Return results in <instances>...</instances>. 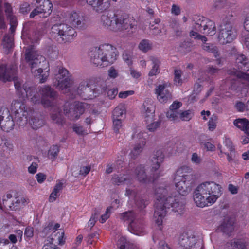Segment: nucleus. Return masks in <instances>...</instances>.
I'll return each instance as SVG.
<instances>
[{
	"mask_svg": "<svg viewBox=\"0 0 249 249\" xmlns=\"http://www.w3.org/2000/svg\"><path fill=\"white\" fill-rule=\"evenodd\" d=\"M235 63L239 70L249 71V60L243 54L236 55Z\"/></svg>",
	"mask_w": 249,
	"mask_h": 249,
	"instance_id": "nucleus-29",
	"label": "nucleus"
},
{
	"mask_svg": "<svg viewBox=\"0 0 249 249\" xmlns=\"http://www.w3.org/2000/svg\"><path fill=\"white\" fill-rule=\"evenodd\" d=\"M150 60L152 62V67L150 70L148 75L153 76L157 75L160 71V61L159 58L154 56H151Z\"/></svg>",
	"mask_w": 249,
	"mask_h": 249,
	"instance_id": "nucleus-36",
	"label": "nucleus"
},
{
	"mask_svg": "<svg viewBox=\"0 0 249 249\" xmlns=\"http://www.w3.org/2000/svg\"><path fill=\"white\" fill-rule=\"evenodd\" d=\"M55 235L56 239L52 238L51 239V241H47L42 249H59L58 247H54L53 242L54 240H57L59 244H63L65 242V239L64 238V232L62 230L60 229Z\"/></svg>",
	"mask_w": 249,
	"mask_h": 249,
	"instance_id": "nucleus-22",
	"label": "nucleus"
},
{
	"mask_svg": "<svg viewBox=\"0 0 249 249\" xmlns=\"http://www.w3.org/2000/svg\"><path fill=\"white\" fill-rule=\"evenodd\" d=\"M183 240H184V243H182L184 246L186 248H191L195 244L196 239L194 237H187L186 239H183Z\"/></svg>",
	"mask_w": 249,
	"mask_h": 249,
	"instance_id": "nucleus-55",
	"label": "nucleus"
},
{
	"mask_svg": "<svg viewBox=\"0 0 249 249\" xmlns=\"http://www.w3.org/2000/svg\"><path fill=\"white\" fill-rule=\"evenodd\" d=\"M121 219L129 224V231L137 235H143L145 232L143 221L136 217L132 211L126 212L121 214Z\"/></svg>",
	"mask_w": 249,
	"mask_h": 249,
	"instance_id": "nucleus-7",
	"label": "nucleus"
},
{
	"mask_svg": "<svg viewBox=\"0 0 249 249\" xmlns=\"http://www.w3.org/2000/svg\"><path fill=\"white\" fill-rule=\"evenodd\" d=\"M119 20L120 24L119 32L124 30H128L129 31L130 30L136 29V21L133 17L124 14L120 16H119Z\"/></svg>",
	"mask_w": 249,
	"mask_h": 249,
	"instance_id": "nucleus-16",
	"label": "nucleus"
},
{
	"mask_svg": "<svg viewBox=\"0 0 249 249\" xmlns=\"http://www.w3.org/2000/svg\"><path fill=\"white\" fill-rule=\"evenodd\" d=\"M144 134L143 133L139 132L137 134H135L133 136V139L135 142L136 144L130 154L132 159L136 158L142 151L146 144L145 138L143 136Z\"/></svg>",
	"mask_w": 249,
	"mask_h": 249,
	"instance_id": "nucleus-14",
	"label": "nucleus"
},
{
	"mask_svg": "<svg viewBox=\"0 0 249 249\" xmlns=\"http://www.w3.org/2000/svg\"><path fill=\"white\" fill-rule=\"evenodd\" d=\"M108 76L110 78L115 79L118 76V71L113 67H111L108 70Z\"/></svg>",
	"mask_w": 249,
	"mask_h": 249,
	"instance_id": "nucleus-58",
	"label": "nucleus"
},
{
	"mask_svg": "<svg viewBox=\"0 0 249 249\" xmlns=\"http://www.w3.org/2000/svg\"><path fill=\"white\" fill-rule=\"evenodd\" d=\"M122 126V121L121 119L113 118V128L116 133L119 132L120 129Z\"/></svg>",
	"mask_w": 249,
	"mask_h": 249,
	"instance_id": "nucleus-53",
	"label": "nucleus"
},
{
	"mask_svg": "<svg viewBox=\"0 0 249 249\" xmlns=\"http://www.w3.org/2000/svg\"><path fill=\"white\" fill-rule=\"evenodd\" d=\"M26 200L23 197H17L12 198V195L10 193H7L3 197V209L6 210H16L21 205H24L26 203Z\"/></svg>",
	"mask_w": 249,
	"mask_h": 249,
	"instance_id": "nucleus-13",
	"label": "nucleus"
},
{
	"mask_svg": "<svg viewBox=\"0 0 249 249\" xmlns=\"http://www.w3.org/2000/svg\"><path fill=\"white\" fill-rule=\"evenodd\" d=\"M63 183L60 180H57L53 189L50 195L49 200L50 202H53L59 196L60 192L63 189Z\"/></svg>",
	"mask_w": 249,
	"mask_h": 249,
	"instance_id": "nucleus-34",
	"label": "nucleus"
},
{
	"mask_svg": "<svg viewBox=\"0 0 249 249\" xmlns=\"http://www.w3.org/2000/svg\"><path fill=\"white\" fill-rule=\"evenodd\" d=\"M224 146L222 148H225L226 151H232L234 150L232 143L231 140L227 137H225L223 139Z\"/></svg>",
	"mask_w": 249,
	"mask_h": 249,
	"instance_id": "nucleus-52",
	"label": "nucleus"
},
{
	"mask_svg": "<svg viewBox=\"0 0 249 249\" xmlns=\"http://www.w3.org/2000/svg\"><path fill=\"white\" fill-rule=\"evenodd\" d=\"M17 70L15 65L7 66L1 65L0 66V80L3 81H10L14 80V86L19 95L20 101H13L10 106L11 112L15 114H20L21 121L26 122L28 116L30 115L31 111L28 112L25 110V107L23 103L25 97L34 104H37L41 103L44 107H47L53 105V101L57 96L56 92L49 86H44L40 88L39 92L41 95V99H40L39 94L34 87H27L23 86L21 87L20 81L16 78L15 75Z\"/></svg>",
	"mask_w": 249,
	"mask_h": 249,
	"instance_id": "nucleus-1",
	"label": "nucleus"
},
{
	"mask_svg": "<svg viewBox=\"0 0 249 249\" xmlns=\"http://www.w3.org/2000/svg\"><path fill=\"white\" fill-rule=\"evenodd\" d=\"M90 169L91 167L90 166L81 167L79 171V174L85 176L89 172Z\"/></svg>",
	"mask_w": 249,
	"mask_h": 249,
	"instance_id": "nucleus-62",
	"label": "nucleus"
},
{
	"mask_svg": "<svg viewBox=\"0 0 249 249\" xmlns=\"http://www.w3.org/2000/svg\"><path fill=\"white\" fill-rule=\"evenodd\" d=\"M167 188L160 187L156 189L155 196V210L154 220L158 226L162 225L166 215V209L172 208V211L181 214L183 210V206L180 202L179 195L169 196H167Z\"/></svg>",
	"mask_w": 249,
	"mask_h": 249,
	"instance_id": "nucleus-2",
	"label": "nucleus"
},
{
	"mask_svg": "<svg viewBox=\"0 0 249 249\" xmlns=\"http://www.w3.org/2000/svg\"><path fill=\"white\" fill-rule=\"evenodd\" d=\"M145 111L143 113L144 121L146 123L151 122L154 120L155 116V107L153 104L146 105L144 104Z\"/></svg>",
	"mask_w": 249,
	"mask_h": 249,
	"instance_id": "nucleus-30",
	"label": "nucleus"
},
{
	"mask_svg": "<svg viewBox=\"0 0 249 249\" xmlns=\"http://www.w3.org/2000/svg\"><path fill=\"white\" fill-rule=\"evenodd\" d=\"M147 125V129L150 131H154L155 130L157 129V128L159 126L160 124V122L159 121L153 122L152 121L151 122L146 123Z\"/></svg>",
	"mask_w": 249,
	"mask_h": 249,
	"instance_id": "nucleus-57",
	"label": "nucleus"
},
{
	"mask_svg": "<svg viewBox=\"0 0 249 249\" xmlns=\"http://www.w3.org/2000/svg\"><path fill=\"white\" fill-rule=\"evenodd\" d=\"M31 116H32V112L30 113V115L28 116V120L26 122L25 121L24 123H19V124L20 125H24L25 124H26L28 121L30 124L31 125L32 128L35 129H36L38 128L41 127L44 124V121L41 119L39 118L37 116H33L31 119H30Z\"/></svg>",
	"mask_w": 249,
	"mask_h": 249,
	"instance_id": "nucleus-31",
	"label": "nucleus"
},
{
	"mask_svg": "<svg viewBox=\"0 0 249 249\" xmlns=\"http://www.w3.org/2000/svg\"><path fill=\"white\" fill-rule=\"evenodd\" d=\"M126 109L124 106L123 105H120L117 106L114 110L113 112V118L123 119L125 118Z\"/></svg>",
	"mask_w": 249,
	"mask_h": 249,
	"instance_id": "nucleus-39",
	"label": "nucleus"
},
{
	"mask_svg": "<svg viewBox=\"0 0 249 249\" xmlns=\"http://www.w3.org/2000/svg\"><path fill=\"white\" fill-rule=\"evenodd\" d=\"M123 176H126V175H124ZM112 181L114 183L119 185L123 183L124 181L128 183L130 181L129 179L126 178L122 176L121 175H115L112 178Z\"/></svg>",
	"mask_w": 249,
	"mask_h": 249,
	"instance_id": "nucleus-47",
	"label": "nucleus"
},
{
	"mask_svg": "<svg viewBox=\"0 0 249 249\" xmlns=\"http://www.w3.org/2000/svg\"><path fill=\"white\" fill-rule=\"evenodd\" d=\"M217 123V117L216 116L213 115L210 118L208 123V129L210 131H213L215 129Z\"/></svg>",
	"mask_w": 249,
	"mask_h": 249,
	"instance_id": "nucleus-51",
	"label": "nucleus"
},
{
	"mask_svg": "<svg viewBox=\"0 0 249 249\" xmlns=\"http://www.w3.org/2000/svg\"><path fill=\"white\" fill-rule=\"evenodd\" d=\"M52 120L55 123L61 124L63 122L62 113L60 112L59 109L55 107H53V113L51 115Z\"/></svg>",
	"mask_w": 249,
	"mask_h": 249,
	"instance_id": "nucleus-40",
	"label": "nucleus"
},
{
	"mask_svg": "<svg viewBox=\"0 0 249 249\" xmlns=\"http://www.w3.org/2000/svg\"><path fill=\"white\" fill-rule=\"evenodd\" d=\"M230 74L235 75L238 78L237 82L242 85L241 87L246 88L249 87V73H246L237 70L232 71Z\"/></svg>",
	"mask_w": 249,
	"mask_h": 249,
	"instance_id": "nucleus-24",
	"label": "nucleus"
},
{
	"mask_svg": "<svg viewBox=\"0 0 249 249\" xmlns=\"http://www.w3.org/2000/svg\"><path fill=\"white\" fill-rule=\"evenodd\" d=\"M12 117L9 110L5 107H2L0 109V122L5 119H8Z\"/></svg>",
	"mask_w": 249,
	"mask_h": 249,
	"instance_id": "nucleus-50",
	"label": "nucleus"
},
{
	"mask_svg": "<svg viewBox=\"0 0 249 249\" xmlns=\"http://www.w3.org/2000/svg\"><path fill=\"white\" fill-rule=\"evenodd\" d=\"M88 104L85 103L74 102L69 106L65 104L64 108V114L71 120H78L80 116L84 112Z\"/></svg>",
	"mask_w": 249,
	"mask_h": 249,
	"instance_id": "nucleus-11",
	"label": "nucleus"
},
{
	"mask_svg": "<svg viewBox=\"0 0 249 249\" xmlns=\"http://www.w3.org/2000/svg\"><path fill=\"white\" fill-rule=\"evenodd\" d=\"M192 169L189 166L183 165L178 168L175 175L174 179L178 180L179 179L191 180L192 178L191 173Z\"/></svg>",
	"mask_w": 249,
	"mask_h": 249,
	"instance_id": "nucleus-20",
	"label": "nucleus"
},
{
	"mask_svg": "<svg viewBox=\"0 0 249 249\" xmlns=\"http://www.w3.org/2000/svg\"><path fill=\"white\" fill-rule=\"evenodd\" d=\"M118 89L116 88L107 91V95L110 99H113L118 94Z\"/></svg>",
	"mask_w": 249,
	"mask_h": 249,
	"instance_id": "nucleus-64",
	"label": "nucleus"
},
{
	"mask_svg": "<svg viewBox=\"0 0 249 249\" xmlns=\"http://www.w3.org/2000/svg\"><path fill=\"white\" fill-rule=\"evenodd\" d=\"M55 78V81L53 82V84L57 89L63 93H66L69 90L71 85V79L67 69L64 68H60Z\"/></svg>",
	"mask_w": 249,
	"mask_h": 249,
	"instance_id": "nucleus-9",
	"label": "nucleus"
},
{
	"mask_svg": "<svg viewBox=\"0 0 249 249\" xmlns=\"http://www.w3.org/2000/svg\"><path fill=\"white\" fill-rule=\"evenodd\" d=\"M133 177L137 178L140 182L143 183H148L152 181L150 178H147L144 170V166L142 165H140L137 167ZM152 181H153V179Z\"/></svg>",
	"mask_w": 249,
	"mask_h": 249,
	"instance_id": "nucleus-28",
	"label": "nucleus"
},
{
	"mask_svg": "<svg viewBox=\"0 0 249 249\" xmlns=\"http://www.w3.org/2000/svg\"><path fill=\"white\" fill-rule=\"evenodd\" d=\"M51 31L53 34L60 36L65 42L71 41L76 36L73 27L64 23L54 25L52 27Z\"/></svg>",
	"mask_w": 249,
	"mask_h": 249,
	"instance_id": "nucleus-10",
	"label": "nucleus"
},
{
	"mask_svg": "<svg viewBox=\"0 0 249 249\" xmlns=\"http://www.w3.org/2000/svg\"><path fill=\"white\" fill-rule=\"evenodd\" d=\"M0 125L1 129L4 131L9 132L12 130L14 126V123L12 118L11 117L3 120L0 122Z\"/></svg>",
	"mask_w": 249,
	"mask_h": 249,
	"instance_id": "nucleus-38",
	"label": "nucleus"
},
{
	"mask_svg": "<svg viewBox=\"0 0 249 249\" xmlns=\"http://www.w3.org/2000/svg\"><path fill=\"white\" fill-rule=\"evenodd\" d=\"M203 48L205 51L213 53L215 57L218 56V51L216 47L208 43H205L203 45Z\"/></svg>",
	"mask_w": 249,
	"mask_h": 249,
	"instance_id": "nucleus-48",
	"label": "nucleus"
},
{
	"mask_svg": "<svg viewBox=\"0 0 249 249\" xmlns=\"http://www.w3.org/2000/svg\"><path fill=\"white\" fill-rule=\"evenodd\" d=\"M13 145L6 140L0 137V149L3 152L9 153L13 149Z\"/></svg>",
	"mask_w": 249,
	"mask_h": 249,
	"instance_id": "nucleus-43",
	"label": "nucleus"
},
{
	"mask_svg": "<svg viewBox=\"0 0 249 249\" xmlns=\"http://www.w3.org/2000/svg\"><path fill=\"white\" fill-rule=\"evenodd\" d=\"M233 124L238 128L243 131L249 137V121L245 118L237 119L233 122Z\"/></svg>",
	"mask_w": 249,
	"mask_h": 249,
	"instance_id": "nucleus-32",
	"label": "nucleus"
},
{
	"mask_svg": "<svg viewBox=\"0 0 249 249\" xmlns=\"http://www.w3.org/2000/svg\"><path fill=\"white\" fill-rule=\"evenodd\" d=\"M1 2V0H0V29H5L6 26L3 16V10H4V5H2Z\"/></svg>",
	"mask_w": 249,
	"mask_h": 249,
	"instance_id": "nucleus-54",
	"label": "nucleus"
},
{
	"mask_svg": "<svg viewBox=\"0 0 249 249\" xmlns=\"http://www.w3.org/2000/svg\"><path fill=\"white\" fill-rule=\"evenodd\" d=\"M36 3H39V7L42 11L44 17L48 16L52 11L53 4L49 0H37Z\"/></svg>",
	"mask_w": 249,
	"mask_h": 249,
	"instance_id": "nucleus-27",
	"label": "nucleus"
},
{
	"mask_svg": "<svg viewBox=\"0 0 249 249\" xmlns=\"http://www.w3.org/2000/svg\"><path fill=\"white\" fill-rule=\"evenodd\" d=\"M72 128L73 131L76 134L79 136L86 135L89 133L87 129L84 128L82 126L77 124H73L72 126Z\"/></svg>",
	"mask_w": 249,
	"mask_h": 249,
	"instance_id": "nucleus-44",
	"label": "nucleus"
},
{
	"mask_svg": "<svg viewBox=\"0 0 249 249\" xmlns=\"http://www.w3.org/2000/svg\"><path fill=\"white\" fill-rule=\"evenodd\" d=\"M169 87H170L169 83L163 82L159 84L156 88L155 93L158 100L160 103H166L168 100L171 99V94L167 89Z\"/></svg>",
	"mask_w": 249,
	"mask_h": 249,
	"instance_id": "nucleus-15",
	"label": "nucleus"
},
{
	"mask_svg": "<svg viewBox=\"0 0 249 249\" xmlns=\"http://www.w3.org/2000/svg\"><path fill=\"white\" fill-rule=\"evenodd\" d=\"M4 11L10 23V32L11 34H13L15 31L17 26V19L12 14V9L11 6L8 3H4Z\"/></svg>",
	"mask_w": 249,
	"mask_h": 249,
	"instance_id": "nucleus-23",
	"label": "nucleus"
},
{
	"mask_svg": "<svg viewBox=\"0 0 249 249\" xmlns=\"http://www.w3.org/2000/svg\"><path fill=\"white\" fill-rule=\"evenodd\" d=\"M139 49L144 53L150 50L152 48V43L147 39H143L139 43Z\"/></svg>",
	"mask_w": 249,
	"mask_h": 249,
	"instance_id": "nucleus-42",
	"label": "nucleus"
},
{
	"mask_svg": "<svg viewBox=\"0 0 249 249\" xmlns=\"http://www.w3.org/2000/svg\"><path fill=\"white\" fill-rule=\"evenodd\" d=\"M235 37L232 26L229 23L220 25L218 39L220 43L226 44L231 42Z\"/></svg>",
	"mask_w": 249,
	"mask_h": 249,
	"instance_id": "nucleus-12",
	"label": "nucleus"
},
{
	"mask_svg": "<svg viewBox=\"0 0 249 249\" xmlns=\"http://www.w3.org/2000/svg\"><path fill=\"white\" fill-rule=\"evenodd\" d=\"M164 155L162 150H157L153 155L151 159L152 161V171L154 172V178H156L158 177L157 171L159 169L161 163L163 161Z\"/></svg>",
	"mask_w": 249,
	"mask_h": 249,
	"instance_id": "nucleus-17",
	"label": "nucleus"
},
{
	"mask_svg": "<svg viewBox=\"0 0 249 249\" xmlns=\"http://www.w3.org/2000/svg\"><path fill=\"white\" fill-rule=\"evenodd\" d=\"M217 149L219 151L218 153V155L222 157L224 155H226L227 157V160L232 165L234 161L233 156L234 154V150L232 151H226L225 148H222V145L221 144H218L217 145Z\"/></svg>",
	"mask_w": 249,
	"mask_h": 249,
	"instance_id": "nucleus-35",
	"label": "nucleus"
},
{
	"mask_svg": "<svg viewBox=\"0 0 249 249\" xmlns=\"http://www.w3.org/2000/svg\"><path fill=\"white\" fill-rule=\"evenodd\" d=\"M191 161L193 163L196 164H199L201 161V159L200 156L196 153H194L192 155Z\"/></svg>",
	"mask_w": 249,
	"mask_h": 249,
	"instance_id": "nucleus-59",
	"label": "nucleus"
},
{
	"mask_svg": "<svg viewBox=\"0 0 249 249\" xmlns=\"http://www.w3.org/2000/svg\"><path fill=\"white\" fill-rule=\"evenodd\" d=\"M178 114V120L177 121H178L179 120L184 121H188L194 116V112L191 110L185 111L179 110Z\"/></svg>",
	"mask_w": 249,
	"mask_h": 249,
	"instance_id": "nucleus-41",
	"label": "nucleus"
},
{
	"mask_svg": "<svg viewBox=\"0 0 249 249\" xmlns=\"http://www.w3.org/2000/svg\"><path fill=\"white\" fill-rule=\"evenodd\" d=\"M60 227V225L58 223L55 224L54 225L52 223L49 224L48 226L45 228L44 229V232L48 231H50V232H52V236H55V235L57 233H55V232L57 230H58ZM54 238L56 239L55 237Z\"/></svg>",
	"mask_w": 249,
	"mask_h": 249,
	"instance_id": "nucleus-49",
	"label": "nucleus"
},
{
	"mask_svg": "<svg viewBox=\"0 0 249 249\" xmlns=\"http://www.w3.org/2000/svg\"><path fill=\"white\" fill-rule=\"evenodd\" d=\"M82 20V15L79 11L72 10L67 13L66 21L74 27L80 25Z\"/></svg>",
	"mask_w": 249,
	"mask_h": 249,
	"instance_id": "nucleus-18",
	"label": "nucleus"
},
{
	"mask_svg": "<svg viewBox=\"0 0 249 249\" xmlns=\"http://www.w3.org/2000/svg\"><path fill=\"white\" fill-rule=\"evenodd\" d=\"M36 178L38 183L41 184L46 179V176L42 173H38L36 175Z\"/></svg>",
	"mask_w": 249,
	"mask_h": 249,
	"instance_id": "nucleus-60",
	"label": "nucleus"
},
{
	"mask_svg": "<svg viewBox=\"0 0 249 249\" xmlns=\"http://www.w3.org/2000/svg\"><path fill=\"white\" fill-rule=\"evenodd\" d=\"M180 8L178 5L175 4H173L172 5L171 12L172 14L174 15H178L180 14Z\"/></svg>",
	"mask_w": 249,
	"mask_h": 249,
	"instance_id": "nucleus-61",
	"label": "nucleus"
},
{
	"mask_svg": "<svg viewBox=\"0 0 249 249\" xmlns=\"http://www.w3.org/2000/svg\"><path fill=\"white\" fill-rule=\"evenodd\" d=\"M134 91L133 90H127L120 92L119 94V97L121 98H126L129 96L134 94Z\"/></svg>",
	"mask_w": 249,
	"mask_h": 249,
	"instance_id": "nucleus-63",
	"label": "nucleus"
},
{
	"mask_svg": "<svg viewBox=\"0 0 249 249\" xmlns=\"http://www.w3.org/2000/svg\"><path fill=\"white\" fill-rule=\"evenodd\" d=\"M227 246L228 249H246V242L243 239H234Z\"/></svg>",
	"mask_w": 249,
	"mask_h": 249,
	"instance_id": "nucleus-37",
	"label": "nucleus"
},
{
	"mask_svg": "<svg viewBox=\"0 0 249 249\" xmlns=\"http://www.w3.org/2000/svg\"><path fill=\"white\" fill-rule=\"evenodd\" d=\"M112 207H108L106 211V213L101 215L100 219V222L102 223H104L105 221L109 218L111 213Z\"/></svg>",
	"mask_w": 249,
	"mask_h": 249,
	"instance_id": "nucleus-56",
	"label": "nucleus"
},
{
	"mask_svg": "<svg viewBox=\"0 0 249 249\" xmlns=\"http://www.w3.org/2000/svg\"><path fill=\"white\" fill-rule=\"evenodd\" d=\"M182 72L180 70H175L174 71V82L176 86H180L183 83V79L181 77Z\"/></svg>",
	"mask_w": 249,
	"mask_h": 249,
	"instance_id": "nucleus-46",
	"label": "nucleus"
},
{
	"mask_svg": "<svg viewBox=\"0 0 249 249\" xmlns=\"http://www.w3.org/2000/svg\"><path fill=\"white\" fill-rule=\"evenodd\" d=\"M174 182L176 189L179 194L184 196L190 192L191 190V180H183L180 178L178 180L174 179Z\"/></svg>",
	"mask_w": 249,
	"mask_h": 249,
	"instance_id": "nucleus-19",
	"label": "nucleus"
},
{
	"mask_svg": "<svg viewBox=\"0 0 249 249\" xmlns=\"http://www.w3.org/2000/svg\"><path fill=\"white\" fill-rule=\"evenodd\" d=\"M87 84L86 81L81 82L77 88V93L84 99H88L92 98L91 94H88V92L93 93V92L89 88H87L86 86Z\"/></svg>",
	"mask_w": 249,
	"mask_h": 249,
	"instance_id": "nucleus-26",
	"label": "nucleus"
},
{
	"mask_svg": "<svg viewBox=\"0 0 249 249\" xmlns=\"http://www.w3.org/2000/svg\"><path fill=\"white\" fill-rule=\"evenodd\" d=\"M119 16L109 12L104 13L100 19V24L104 28L115 32L119 31Z\"/></svg>",
	"mask_w": 249,
	"mask_h": 249,
	"instance_id": "nucleus-8",
	"label": "nucleus"
},
{
	"mask_svg": "<svg viewBox=\"0 0 249 249\" xmlns=\"http://www.w3.org/2000/svg\"><path fill=\"white\" fill-rule=\"evenodd\" d=\"M58 152V147L56 145H53L48 151V157L50 159L54 160L56 159Z\"/></svg>",
	"mask_w": 249,
	"mask_h": 249,
	"instance_id": "nucleus-45",
	"label": "nucleus"
},
{
	"mask_svg": "<svg viewBox=\"0 0 249 249\" xmlns=\"http://www.w3.org/2000/svg\"><path fill=\"white\" fill-rule=\"evenodd\" d=\"M91 62L95 65L102 66L104 62L113 63L117 59V52L115 47L109 44L100 45L92 49L89 53Z\"/></svg>",
	"mask_w": 249,
	"mask_h": 249,
	"instance_id": "nucleus-5",
	"label": "nucleus"
},
{
	"mask_svg": "<svg viewBox=\"0 0 249 249\" xmlns=\"http://www.w3.org/2000/svg\"><path fill=\"white\" fill-rule=\"evenodd\" d=\"M182 105L181 102L179 101H174L170 106L169 110L166 113V117L171 121H176L178 120V110Z\"/></svg>",
	"mask_w": 249,
	"mask_h": 249,
	"instance_id": "nucleus-21",
	"label": "nucleus"
},
{
	"mask_svg": "<svg viewBox=\"0 0 249 249\" xmlns=\"http://www.w3.org/2000/svg\"><path fill=\"white\" fill-rule=\"evenodd\" d=\"M25 60L30 67L33 75L44 83L49 75V64L45 58L39 54L34 45L24 47Z\"/></svg>",
	"mask_w": 249,
	"mask_h": 249,
	"instance_id": "nucleus-3",
	"label": "nucleus"
},
{
	"mask_svg": "<svg viewBox=\"0 0 249 249\" xmlns=\"http://www.w3.org/2000/svg\"><path fill=\"white\" fill-rule=\"evenodd\" d=\"M12 35H6L2 40L1 46L3 47L4 51L5 53H8L10 52L11 49L13 47V38Z\"/></svg>",
	"mask_w": 249,
	"mask_h": 249,
	"instance_id": "nucleus-33",
	"label": "nucleus"
},
{
	"mask_svg": "<svg viewBox=\"0 0 249 249\" xmlns=\"http://www.w3.org/2000/svg\"><path fill=\"white\" fill-rule=\"evenodd\" d=\"M222 194V187L213 181H206L199 184L194 193V200L199 207L210 206L215 203Z\"/></svg>",
	"mask_w": 249,
	"mask_h": 249,
	"instance_id": "nucleus-4",
	"label": "nucleus"
},
{
	"mask_svg": "<svg viewBox=\"0 0 249 249\" xmlns=\"http://www.w3.org/2000/svg\"><path fill=\"white\" fill-rule=\"evenodd\" d=\"M83 1L84 0H78ZM87 3L91 5L96 11H102L107 9L109 3L103 2V0H86Z\"/></svg>",
	"mask_w": 249,
	"mask_h": 249,
	"instance_id": "nucleus-25",
	"label": "nucleus"
},
{
	"mask_svg": "<svg viewBox=\"0 0 249 249\" xmlns=\"http://www.w3.org/2000/svg\"><path fill=\"white\" fill-rule=\"evenodd\" d=\"M216 33L215 23L204 17L197 16L194 18L192 28L190 32V36L195 39H201L205 42L207 38L200 35V33L208 36H213Z\"/></svg>",
	"mask_w": 249,
	"mask_h": 249,
	"instance_id": "nucleus-6",
	"label": "nucleus"
}]
</instances>
